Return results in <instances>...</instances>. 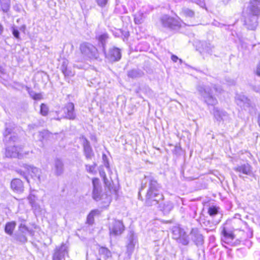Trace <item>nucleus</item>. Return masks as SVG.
<instances>
[{
    "instance_id": "obj_1",
    "label": "nucleus",
    "mask_w": 260,
    "mask_h": 260,
    "mask_svg": "<svg viewBox=\"0 0 260 260\" xmlns=\"http://www.w3.org/2000/svg\"><path fill=\"white\" fill-rule=\"evenodd\" d=\"M148 183L149 188L146 195V203L148 205H156L159 201L163 199V195L159 190V185L157 181L151 175L145 176L142 180L141 189L139 192L140 197V191L146 187Z\"/></svg>"
},
{
    "instance_id": "obj_2",
    "label": "nucleus",
    "mask_w": 260,
    "mask_h": 260,
    "mask_svg": "<svg viewBox=\"0 0 260 260\" xmlns=\"http://www.w3.org/2000/svg\"><path fill=\"white\" fill-rule=\"evenodd\" d=\"M260 0H251L245 16V24L248 29L254 30L257 26V17L260 15Z\"/></svg>"
},
{
    "instance_id": "obj_3",
    "label": "nucleus",
    "mask_w": 260,
    "mask_h": 260,
    "mask_svg": "<svg viewBox=\"0 0 260 260\" xmlns=\"http://www.w3.org/2000/svg\"><path fill=\"white\" fill-rule=\"evenodd\" d=\"M17 172L23 176L28 182L27 174H29L31 178L38 182H41L43 179V177L41 175V170L36 167L28 165L27 164H23L22 169H19Z\"/></svg>"
},
{
    "instance_id": "obj_4",
    "label": "nucleus",
    "mask_w": 260,
    "mask_h": 260,
    "mask_svg": "<svg viewBox=\"0 0 260 260\" xmlns=\"http://www.w3.org/2000/svg\"><path fill=\"white\" fill-rule=\"evenodd\" d=\"M198 91L201 99L208 106H214L217 104V100L212 93V90L209 86L200 85L198 87Z\"/></svg>"
},
{
    "instance_id": "obj_5",
    "label": "nucleus",
    "mask_w": 260,
    "mask_h": 260,
    "mask_svg": "<svg viewBox=\"0 0 260 260\" xmlns=\"http://www.w3.org/2000/svg\"><path fill=\"white\" fill-rule=\"evenodd\" d=\"M80 50L83 57L86 59H97L99 57L97 48L89 43L81 44Z\"/></svg>"
},
{
    "instance_id": "obj_6",
    "label": "nucleus",
    "mask_w": 260,
    "mask_h": 260,
    "mask_svg": "<svg viewBox=\"0 0 260 260\" xmlns=\"http://www.w3.org/2000/svg\"><path fill=\"white\" fill-rule=\"evenodd\" d=\"M160 20L164 27L170 29H178L184 24L179 18H174L168 15L162 16Z\"/></svg>"
},
{
    "instance_id": "obj_7",
    "label": "nucleus",
    "mask_w": 260,
    "mask_h": 260,
    "mask_svg": "<svg viewBox=\"0 0 260 260\" xmlns=\"http://www.w3.org/2000/svg\"><path fill=\"white\" fill-rule=\"evenodd\" d=\"M173 238L176 240L178 243L183 245H187L189 243L188 236L184 230L179 226H174L172 229Z\"/></svg>"
},
{
    "instance_id": "obj_8",
    "label": "nucleus",
    "mask_w": 260,
    "mask_h": 260,
    "mask_svg": "<svg viewBox=\"0 0 260 260\" xmlns=\"http://www.w3.org/2000/svg\"><path fill=\"white\" fill-rule=\"evenodd\" d=\"M109 229L110 236H118L124 230V226L120 220L112 219L109 222Z\"/></svg>"
},
{
    "instance_id": "obj_9",
    "label": "nucleus",
    "mask_w": 260,
    "mask_h": 260,
    "mask_svg": "<svg viewBox=\"0 0 260 260\" xmlns=\"http://www.w3.org/2000/svg\"><path fill=\"white\" fill-rule=\"evenodd\" d=\"M233 170L238 174L240 178L244 179L246 176H251L252 174V167L248 163L241 164L234 168Z\"/></svg>"
},
{
    "instance_id": "obj_10",
    "label": "nucleus",
    "mask_w": 260,
    "mask_h": 260,
    "mask_svg": "<svg viewBox=\"0 0 260 260\" xmlns=\"http://www.w3.org/2000/svg\"><path fill=\"white\" fill-rule=\"evenodd\" d=\"M22 148L15 146H9L6 150V156L8 157H23Z\"/></svg>"
},
{
    "instance_id": "obj_11",
    "label": "nucleus",
    "mask_w": 260,
    "mask_h": 260,
    "mask_svg": "<svg viewBox=\"0 0 260 260\" xmlns=\"http://www.w3.org/2000/svg\"><path fill=\"white\" fill-rule=\"evenodd\" d=\"M236 100L238 105L243 107L245 110H248L250 111L251 103L250 100L247 97L242 94H237L236 96Z\"/></svg>"
},
{
    "instance_id": "obj_12",
    "label": "nucleus",
    "mask_w": 260,
    "mask_h": 260,
    "mask_svg": "<svg viewBox=\"0 0 260 260\" xmlns=\"http://www.w3.org/2000/svg\"><path fill=\"white\" fill-rule=\"evenodd\" d=\"M66 253H68L67 247L62 244L60 247L56 248L52 256V260H61Z\"/></svg>"
},
{
    "instance_id": "obj_13",
    "label": "nucleus",
    "mask_w": 260,
    "mask_h": 260,
    "mask_svg": "<svg viewBox=\"0 0 260 260\" xmlns=\"http://www.w3.org/2000/svg\"><path fill=\"white\" fill-rule=\"evenodd\" d=\"M92 184L93 186V198L96 201L100 200L104 197V195H102V197L100 196L101 187L99 185V179L93 178L92 179Z\"/></svg>"
},
{
    "instance_id": "obj_14",
    "label": "nucleus",
    "mask_w": 260,
    "mask_h": 260,
    "mask_svg": "<svg viewBox=\"0 0 260 260\" xmlns=\"http://www.w3.org/2000/svg\"><path fill=\"white\" fill-rule=\"evenodd\" d=\"M121 57V52L119 49L113 47L109 50L107 57L111 61H116L120 59Z\"/></svg>"
},
{
    "instance_id": "obj_15",
    "label": "nucleus",
    "mask_w": 260,
    "mask_h": 260,
    "mask_svg": "<svg viewBox=\"0 0 260 260\" xmlns=\"http://www.w3.org/2000/svg\"><path fill=\"white\" fill-rule=\"evenodd\" d=\"M214 118L218 121L226 120L228 117L227 113L218 108L214 107L213 110Z\"/></svg>"
},
{
    "instance_id": "obj_16",
    "label": "nucleus",
    "mask_w": 260,
    "mask_h": 260,
    "mask_svg": "<svg viewBox=\"0 0 260 260\" xmlns=\"http://www.w3.org/2000/svg\"><path fill=\"white\" fill-rule=\"evenodd\" d=\"M221 234L222 235V240L226 243H231L235 238L233 232L225 227L223 228Z\"/></svg>"
},
{
    "instance_id": "obj_17",
    "label": "nucleus",
    "mask_w": 260,
    "mask_h": 260,
    "mask_svg": "<svg viewBox=\"0 0 260 260\" xmlns=\"http://www.w3.org/2000/svg\"><path fill=\"white\" fill-rule=\"evenodd\" d=\"M63 112L66 117L70 119H74L75 118L74 113V105L72 103H68L63 108Z\"/></svg>"
},
{
    "instance_id": "obj_18",
    "label": "nucleus",
    "mask_w": 260,
    "mask_h": 260,
    "mask_svg": "<svg viewBox=\"0 0 260 260\" xmlns=\"http://www.w3.org/2000/svg\"><path fill=\"white\" fill-rule=\"evenodd\" d=\"M52 171L54 174L57 176L61 175L64 171L63 164L59 159H56L54 161Z\"/></svg>"
},
{
    "instance_id": "obj_19",
    "label": "nucleus",
    "mask_w": 260,
    "mask_h": 260,
    "mask_svg": "<svg viewBox=\"0 0 260 260\" xmlns=\"http://www.w3.org/2000/svg\"><path fill=\"white\" fill-rule=\"evenodd\" d=\"M137 243L136 236L133 232H131L128 235V243L127 245V252L131 254Z\"/></svg>"
},
{
    "instance_id": "obj_20",
    "label": "nucleus",
    "mask_w": 260,
    "mask_h": 260,
    "mask_svg": "<svg viewBox=\"0 0 260 260\" xmlns=\"http://www.w3.org/2000/svg\"><path fill=\"white\" fill-rule=\"evenodd\" d=\"M11 188L15 192H22L23 190V184L19 179H14L11 183Z\"/></svg>"
},
{
    "instance_id": "obj_21",
    "label": "nucleus",
    "mask_w": 260,
    "mask_h": 260,
    "mask_svg": "<svg viewBox=\"0 0 260 260\" xmlns=\"http://www.w3.org/2000/svg\"><path fill=\"white\" fill-rule=\"evenodd\" d=\"M192 240L197 246L202 245L203 243L204 239L203 236L197 230H192L190 233Z\"/></svg>"
},
{
    "instance_id": "obj_22",
    "label": "nucleus",
    "mask_w": 260,
    "mask_h": 260,
    "mask_svg": "<svg viewBox=\"0 0 260 260\" xmlns=\"http://www.w3.org/2000/svg\"><path fill=\"white\" fill-rule=\"evenodd\" d=\"M68 62L64 60L62 62L61 66V70L65 76L71 77L74 75V72L68 67Z\"/></svg>"
},
{
    "instance_id": "obj_23",
    "label": "nucleus",
    "mask_w": 260,
    "mask_h": 260,
    "mask_svg": "<svg viewBox=\"0 0 260 260\" xmlns=\"http://www.w3.org/2000/svg\"><path fill=\"white\" fill-rule=\"evenodd\" d=\"M180 14L186 18H191L194 16V12L192 10L184 7L181 9Z\"/></svg>"
},
{
    "instance_id": "obj_24",
    "label": "nucleus",
    "mask_w": 260,
    "mask_h": 260,
    "mask_svg": "<svg viewBox=\"0 0 260 260\" xmlns=\"http://www.w3.org/2000/svg\"><path fill=\"white\" fill-rule=\"evenodd\" d=\"M84 150L86 157L87 159H90L93 153L90 146L89 142L87 140H85V142L84 143Z\"/></svg>"
},
{
    "instance_id": "obj_25",
    "label": "nucleus",
    "mask_w": 260,
    "mask_h": 260,
    "mask_svg": "<svg viewBox=\"0 0 260 260\" xmlns=\"http://www.w3.org/2000/svg\"><path fill=\"white\" fill-rule=\"evenodd\" d=\"M161 210H162L164 214H168L169 213L173 208V204L170 202H167L159 206Z\"/></svg>"
},
{
    "instance_id": "obj_26",
    "label": "nucleus",
    "mask_w": 260,
    "mask_h": 260,
    "mask_svg": "<svg viewBox=\"0 0 260 260\" xmlns=\"http://www.w3.org/2000/svg\"><path fill=\"white\" fill-rule=\"evenodd\" d=\"M145 19V15L141 12H138L134 15V21L136 24H139L142 23Z\"/></svg>"
},
{
    "instance_id": "obj_27",
    "label": "nucleus",
    "mask_w": 260,
    "mask_h": 260,
    "mask_svg": "<svg viewBox=\"0 0 260 260\" xmlns=\"http://www.w3.org/2000/svg\"><path fill=\"white\" fill-rule=\"evenodd\" d=\"M1 7L3 11L7 13L10 8V0H0Z\"/></svg>"
},
{
    "instance_id": "obj_28",
    "label": "nucleus",
    "mask_w": 260,
    "mask_h": 260,
    "mask_svg": "<svg viewBox=\"0 0 260 260\" xmlns=\"http://www.w3.org/2000/svg\"><path fill=\"white\" fill-rule=\"evenodd\" d=\"M16 224L14 222H8L6 224L5 231V232L11 235L12 234L13 230L15 227Z\"/></svg>"
},
{
    "instance_id": "obj_29",
    "label": "nucleus",
    "mask_w": 260,
    "mask_h": 260,
    "mask_svg": "<svg viewBox=\"0 0 260 260\" xmlns=\"http://www.w3.org/2000/svg\"><path fill=\"white\" fill-rule=\"evenodd\" d=\"M14 124L13 123L9 122L6 123L5 131L4 133L6 139H7L9 135L11 134L12 130L14 128Z\"/></svg>"
},
{
    "instance_id": "obj_30",
    "label": "nucleus",
    "mask_w": 260,
    "mask_h": 260,
    "mask_svg": "<svg viewBox=\"0 0 260 260\" xmlns=\"http://www.w3.org/2000/svg\"><path fill=\"white\" fill-rule=\"evenodd\" d=\"M99 252L101 254L104 255L105 258H108L112 256L111 252L108 248L105 247L101 248Z\"/></svg>"
},
{
    "instance_id": "obj_31",
    "label": "nucleus",
    "mask_w": 260,
    "mask_h": 260,
    "mask_svg": "<svg viewBox=\"0 0 260 260\" xmlns=\"http://www.w3.org/2000/svg\"><path fill=\"white\" fill-rule=\"evenodd\" d=\"M98 210H92L88 214L87 218V222L89 224H92L94 221V216L96 214L98 213Z\"/></svg>"
},
{
    "instance_id": "obj_32",
    "label": "nucleus",
    "mask_w": 260,
    "mask_h": 260,
    "mask_svg": "<svg viewBox=\"0 0 260 260\" xmlns=\"http://www.w3.org/2000/svg\"><path fill=\"white\" fill-rule=\"evenodd\" d=\"M96 166V164L95 163H93L92 165H85V169L87 172L94 174L96 173L95 168Z\"/></svg>"
},
{
    "instance_id": "obj_33",
    "label": "nucleus",
    "mask_w": 260,
    "mask_h": 260,
    "mask_svg": "<svg viewBox=\"0 0 260 260\" xmlns=\"http://www.w3.org/2000/svg\"><path fill=\"white\" fill-rule=\"evenodd\" d=\"M28 199L29 200V202L30 204L31 205L32 208L34 210H36L37 209V205L35 203L36 197L35 196L30 194L28 196Z\"/></svg>"
},
{
    "instance_id": "obj_34",
    "label": "nucleus",
    "mask_w": 260,
    "mask_h": 260,
    "mask_svg": "<svg viewBox=\"0 0 260 260\" xmlns=\"http://www.w3.org/2000/svg\"><path fill=\"white\" fill-rule=\"evenodd\" d=\"M108 36L107 34H103L99 36L98 40H99V42L102 44V45H103V47H104V45L105 44L106 41L107 39H108Z\"/></svg>"
},
{
    "instance_id": "obj_35",
    "label": "nucleus",
    "mask_w": 260,
    "mask_h": 260,
    "mask_svg": "<svg viewBox=\"0 0 260 260\" xmlns=\"http://www.w3.org/2000/svg\"><path fill=\"white\" fill-rule=\"evenodd\" d=\"M48 112V108L46 105L42 104L41 105L40 113L43 116H46Z\"/></svg>"
},
{
    "instance_id": "obj_36",
    "label": "nucleus",
    "mask_w": 260,
    "mask_h": 260,
    "mask_svg": "<svg viewBox=\"0 0 260 260\" xmlns=\"http://www.w3.org/2000/svg\"><path fill=\"white\" fill-rule=\"evenodd\" d=\"M24 234L25 233H21L20 234L17 235L16 237V240L21 242H26L27 241V238Z\"/></svg>"
},
{
    "instance_id": "obj_37",
    "label": "nucleus",
    "mask_w": 260,
    "mask_h": 260,
    "mask_svg": "<svg viewBox=\"0 0 260 260\" xmlns=\"http://www.w3.org/2000/svg\"><path fill=\"white\" fill-rule=\"evenodd\" d=\"M218 213V209L214 206H212L208 209V213L210 216H214Z\"/></svg>"
},
{
    "instance_id": "obj_38",
    "label": "nucleus",
    "mask_w": 260,
    "mask_h": 260,
    "mask_svg": "<svg viewBox=\"0 0 260 260\" xmlns=\"http://www.w3.org/2000/svg\"><path fill=\"white\" fill-rule=\"evenodd\" d=\"M100 176L103 178L105 184L106 185H108L109 184V181L106 177V175L105 172L104 170H103L102 169L100 170Z\"/></svg>"
},
{
    "instance_id": "obj_39",
    "label": "nucleus",
    "mask_w": 260,
    "mask_h": 260,
    "mask_svg": "<svg viewBox=\"0 0 260 260\" xmlns=\"http://www.w3.org/2000/svg\"><path fill=\"white\" fill-rule=\"evenodd\" d=\"M139 73L136 70H131L128 72V76L129 77L134 78H137L138 76Z\"/></svg>"
},
{
    "instance_id": "obj_40",
    "label": "nucleus",
    "mask_w": 260,
    "mask_h": 260,
    "mask_svg": "<svg viewBox=\"0 0 260 260\" xmlns=\"http://www.w3.org/2000/svg\"><path fill=\"white\" fill-rule=\"evenodd\" d=\"M19 231L22 233H25L28 231L27 228L23 224L21 223L19 227Z\"/></svg>"
},
{
    "instance_id": "obj_41",
    "label": "nucleus",
    "mask_w": 260,
    "mask_h": 260,
    "mask_svg": "<svg viewBox=\"0 0 260 260\" xmlns=\"http://www.w3.org/2000/svg\"><path fill=\"white\" fill-rule=\"evenodd\" d=\"M12 34L16 38H19V32L17 29H15L14 27L12 28Z\"/></svg>"
},
{
    "instance_id": "obj_42",
    "label": "nucleus",
    "mask_w": 260,
    "mask_h": 260,
    "mask_svg": "<svg viewBox=\"0 0 260 260\" xmlns=\"http://www.w3.org/2000/svg\"><path fill=\"white\" fill-rule=\"evenodd\" d=\"M96 1L98 4L101 7L105 6L108 2V0H96Z\"/></svg>"
},
{
    "instance_id": "obj_43",
    "label": "nucleus",
    "mask_w": 260,
    "mask_h": 260,
    "mask_svg": "<svg viewBox=\"0 0 260 260\" xmlns=\"http://www.w3.org/2000/svg\"><path fill=\"white\" fill-rule=\"evenodd\" d=\"M213 46H212L210 44H209L208 45H206L204 49L209 53H211L212 49L213 48Z\"/></svg>"
},
{
    "instance_id": "obj_44",
    "label": "nucleus",
    "mask_w": 260,
    "mask_h": 260,
    "mask_svg": "<svg viewBox=\"0 0 260 260\" xmlns=\"http://www.w3.org/2000/svg\"><path fill=\"white\" fill-rule=\"evenodd\" d=\"M31 95L35 100H40L42 98V95L40 93H34V94H31Z\"/></svg>"
},
{
    "instance_id": "obj_45",
    "label": "nucleus",
    "mask_w": 260,
    "mask_h": 260,
    "mask_svg": "<svg viewBox=\"0 0 260 260\" xmlns=\"http://www.w3.org/2000/svg\"><path fill=\"white\" fill-rule=\"evenodd\" d=\"M252 88L253 90H254V91H255L256 92H260V85L253 86Z\"/></svg>"
},
{
    "instance_id": "obj_46",
    "label": "nucleus",
    "mask_w": 260,
    "mask_h": 260,
    "mask_svg": "<svg viewBox=\"0 0 260 260\" xmlns=\"http://www.w3.org/2000/svg\"><path fill=\"white\" fill-rule=\"evenodd\" d=\"M196 3L201 7H203L205 6L204 2L202 0H197Z\"/></svg>"
},
{
    "instance_id": "obj_47",
    "label": "nucleus",
    "mask_w": 260,
    "mask_h": 260,
    "mask_svg": "<svg viewBox=\"0 0 260 260\" xmlns=\"http://www.w3.org/2000/svg\"><path fill=\"white\" fill-rule=\"evenodd\" d=\"M255 74L258 76H260V63L257 66Z\"/></svg>"
},
{
    "instance_id": "obj_48",
    "label": "nucleus",
    "mask_w": 260,
    "mask_h": 260,
    "mask_svg": "<svg viewBox=\"0 0 260 260\" xmlns=\"http://www.w3.org/2000/svg\"><path fill=\"white\" fill-rule=\"evenodd\" d=\"M171 59L173 61L176 62L179 59V58L175 55H172L171 56Z\"/></svg>"
},
{
    "instance_id": "obj_49",
    "label": "nucleus",
    "mask_w": 260,
    "mask_h": 260,
    "mask_svg": "<svg viewBox=\"0 0 260 260\" xmlns=\"http://www.w3.org/2000/svg\"><path fill=\"white\" fill-rule=\"evenodd\" d=\"M214 88V89L215 90V91L217 92H218V93H220L221 90H222V89L220 87H216V86H215L213 87Z\"/></svg>"
},
{
    "instance_id": "obj_50",
    "label": "nucleus",
    "mask_w": 260,
    "mask_h": 260,
    "mask_svg": "<svg viewBox=\"0 0 260 260\" xmlns=\"http://www.w3.org/2000/svg\"><path fill=\"white\" fill-rule=\"evenodd\" d=\"M106 196V201L105 203H110L111 200V197L110 196H108L107 195H105Z\"/></svg>"
},
{
    "instance_id": "obj_51",
    "label": "nucleus",
    "mask_w": 260,
    "mask_h": 260,
    "mask_svg": "<svg viewBox=\"0 0 260 260\" xmlns=\"http://www.w3.org/2000/svg\"><path fill=\"white\" fill-rule=\"evenodd\" d=\"M9 139L11 141H13V142H15V140H16V139L17 138H16V137L15 136H11L9 138Z\"/></svg>"
},
{
    "instance_id": "obj_52",
    "label": "nucleus",
    "mask_w": 260,
    "mask_h": 260,
    "mask_svg": "<svg viewBox=\"0 0 260 260\" xmlns=\"http://www.w3.org/2000/svg\"><path fill=\"white\" fill-rule=\"evenodd\" d=\"M105 166L106 167V168L108 170H110V166H109V164L108 162H105Z\"/></svg>"
},
{
    "instance_id": "obj_53",
    "label": "nucleus",
    "mask_w": 260,
    "mask_h": 260,
    "mask_svg": "<svg viewBox=\"0 0 260 260\" xmlns=\"http://www.w3.org/2000/svg\"><path fill=\"white\" fill-rule=\"evenodd\" d=\"M3 31V26L2 24H0V35L2 34Z\"/></svg>"
},
{
    "instance_id": "obj_54",
    "label": "nucleus",
    "mask_w": 260,
    "mask_h": 260,
    "mask_svg": "<svg viewBox=\"0 0 260 260\" xmlns=\"http://www.w3.org/2000/svg\"><path fill=\"white\" fill-rule=\"evenodd\" d=\"M235 83V82L234 80H231L230 81H229V84L230 85H232V84H234Z\"/></svg>"
},
{
    "instance_id": "obj_55",
    "label": "nucleus",
    "mask_w": 260,
    "mask_h": 260,
    "mask_svg": "<svg viewBox=\"0 0 260 260\" xmlns=\"http://www.w3.org/2000/svg\"><path fill=\"white\" fill-rule=\"evenodd\" d=\"M230 0H222V1L223 2V3L224 4H228V3L230 2Z\"/></svg>"
},
{
    "instance_id": "obj_56",
    "label": "nucleus",
    "mask_w": 260,
    "mask_h": 260,
    "mask_svg": "<svg viewBox=\"0 0 260 260\" xmlns=\"http://www.w3.org/2000/svg\"><path fill=\"white\" fill-rule=\"evenodd\" d=\"M258 124H259V125L260 126V114L258 116Z\"/></svg>"
},
{
    "instance_id": "obj_57",
    "label": "nucleus",
    "mask_w": 260,
    "mask_h": 260,
    "mask_svg": "<svg viewBox=\"0 0 260 260\" xmlns=\"http://www.w3.org/2000/svg\"><path fill=\"white\" fill-rule=\"evenodd\" d=\"M178 60L179 61V62L180 64H181L183 62L182 60L181 59H178Z\"/></svg>"
},
{
    "instance_id": "obj_58",
    "label": "nucleus",
    "mask_w": 260,
    "mask_h": 260,
    "mask_svg": "<svg viewBox=\"0 0 260 260\" xmlns=\"http://www.w3.org/2000/svg\"><path fill=\"white\" fill-rule=\"evenodd\" d=\"M218 25H217L218 26H219V27H222V26H223V24H221L220 23H218Z\"/></svg>"
},
{
    "instance_id": "obj_59",
    "label": "nucleus",
    "mask_w": 260,
    "mask_h": 260,
    "mask_svg": "<svg viewBox=\"0 0 260 260\" xmlns=\"http://www.w3.org/2000/svg\"><path fill=\"white\" fill-rule=\"evenodd\" d=\"M103 159H105V158H106V155L104 154V155H103Z\"/></svg>"
},
{
    "instance_id": "obj_60",
    "label": "nucleus",
    "mask_w": 260,
    "mask_h": 260,
    "mask_svg": "<svg viewBox=\"0 0 260 260\" xmlns=\"http://www.w3.org/2000/svg\"><path fill=\"white\" fill-rule=\"evenodd\" d=\"M24 154H25V155H26V154H28V153L25 152Z\"/></svg>"
},
{
    "instance_id": "obj_61",
    "label": "nucleus",
    "mask_w": 260,
    "mask_h": 260,
    "mask_svg": "<svg viewBox=\"0 0 260 260\" xmlns=\"http://www.w3.org/2000/svg\"><path fill=\"white\" fill-rule=\"evenodd\" d=\"M81 1H82V2H84V1H85V0H81Z\"/></svg>"
},
{
    "instance_id": "obj_62",
    "label": "nucleus",
    "mask_w": 260,
    "mask_h": 260,
    "mask_svg": "<svg viewBox=\"0 0 260 260\" xmlns=\"http://www.w3.org/2000/svg\"><path fill=\"white\" fill-rule=\"evenodd\" d=\"M97 260H101L100 258H98Z\"/></svg>"
}]
</instances>
